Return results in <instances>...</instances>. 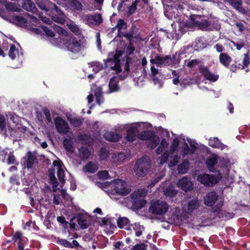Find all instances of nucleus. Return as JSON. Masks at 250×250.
Returning <instances> with one entry per match:
<instances>
[{
    "label": "nucleus",
    "mask_w": 250,
    "mask_h": 250,
    "mask_svg": "<svg viewBox=\"0 0 250 250\" xmlns=\"http://www.w3.org/2000/svg\"><path fill=\"white\" fill-rule=\"evenodd\" d=\"M150 165V160L146 157L138 159L133 167L135 175L139 177L146 175L149 171Z\"/></svg>",
    "instance_id": "obj_1"
},
{
    "label": "nucleus",
    "mask_w": 250,
    "mask_h": 250,
    "mask_svg": "<svg viewBox=\"0 0 250 250\" xmlns=\"http://www.w3.org/2000/svg\"><path fill=\"white\" fill-rule=\"evenodd\" d=\"M150 62L152 64H155L157 66L161 67L165 65H174L180 62L179 58H177L176 55L157 56L154 59H151Z\"/></svg>",
    "instance_id": "obj_2"
},
{
    "label": "nucleus",
    "mask_w": 250,
    "mask_h": 250,
    "mask_svg": "<svg viewBox=\"0 0 250 250\" xmlns=\"http://www.w3.org/2000/svg\"><path fill=\"white\" fill-rule=\"evenodd\" d=\"M168 205L161 200H152L148 208L149 213L154 215H163L167 211Z\"/></svg>",
    "instance_id": "obj_3"
},
{
    "label": "nucleus",
    "mask_w": 250,
    "mask_h": 250,
    "mask_svg": "<svg viewBox=\"0 0 250 250\" xmlns=\"http://www.w3.org/2000/svg\"><path fill=\"white\" fill-rule=\"evenodd\" d=\"M85 44V41L84 40L72 38L65 43V46L67 50L76 54L84 49Z\"/></svg>",
    "instance_id": "obj_4"
},
{
    "label": "nucleus",
    "mask_w": 250,
    "mask_h": 250,
    "mask_svg": "<svg viewBox=\"0 0 250 250\" xmlns=\"http://www.w3.org/2000/svg\"><path fill=\"white\" fill-rule=\"evenodd\" d=\"M188 24L192 27H197L198 29L208 31L210 29L208 25V21L203 19V17L198 15H191L189 18Z\"/></svg>",
    "instance_id": "obj_5"
},
{
    "label": "nucleus",
    "mask_w": 250,
    "mask_h": 250,
    "mask_svg": "<svg viewBox=\"0 0 250 250\" xmlns=\"http://www.w3.org/2000/svg\"><path fill=\"white\" fill-rule=\"evenodd\" d=\"M112 184L113 190L119 195L125 196L131 191L126 183L120 179L114 180Z\"/></svg>",
    "instance_id": "obj_6"
},
{
    "label": "nucleus",
    "mask_w": 250,
    "mask_h": 250,
    "mask_svg": "<svg viewBox=\"0 0 250 250\" xmlns=\"http://www.w3.org/2000/svg\"><path fill=\"white\" fill-rule=\"evenodd\" d=\"M49 11H50V15L53 21L60 24L65 22L66 16L56 4H54V6H52Z\"/></svg>",
    "instance_id": "obj_7"
},
{
    "label": "nucleus",
    "mask_w": 250,
    "mask_h": 250,
    "mask_svg": "<svg viewBox=\"0 0 250 250\" xmlns=\"http://www.w3.org/2000/svg\"><path fill=\"white\" fill-rule=\"evenodd\" d=\"M120 62L119 56L116 54L104 61L105 66L110 67L111 70L115 71L116 73L120 72L122 70Z\"/></svg>",
    "instance_id": "obj_8"
},
{
    "label": "nucleus",
    "mask_w": 250,
    "mask_h": 250,
    "mask_svg": "<svg viewBox=\"0 0 250 250\" xmlns=\"http://www.w3.org/2000/svg\"><path fill=\"white\" fill-rule=\"evenodd\" d=\"M55 125L57 131L60 134H66L69 131L67 123L61 117L55 119Z\"/></svg>",
    "instance_id": "obj_9"
},
{
    "label": "nucleus",
    "mask_w": 250,
    "mask_h": 250,
    "mask_svg": "<svg viewBox=\"0 0 250 250\" xmlns=\"http://www.w3.org/2000/svg\"><path fill=\"white\" fill-rule=\"evenodd\" d=\"M197 180L207 186H211L218 182L215 177L208 174H200L198 176Z\"/></svg>",
    "instance_id": "obj_10"
},
{
    "label": "nucleus",
    "mask_w": 250,
    "mask_h": 250,
    "mask_svg": "<svg viewBox=\"0 0 250 250\" xmlns=\"http://www.w3.org/2000/svg\"><path fill=\"white\" fill-rule=\"evenodd\" d=\"M141 125L135 124L131 125L127 130L126 139L130 142L134 141L138 138L139 132L140 130Z\"/></svg>",
    "instance_id": "obj_11"
},
{
    "label": "nucleus",
    "mask_w": 250,
    "mask_h": 250,
    "mask_svg": "<svg viewBox=\"0 0 250 250\" xmlns=\"http://www.w3.org/2000/svg\"><path fill=\"white\" fill-rule=\"evenodd\" d=\"M83 19L86 23L88 25L99 24L102 22V15L100 14H96L94 15H84Z\"/></svg>",
    "instance_id": "obj_12"
},
{
    "label": "nucleus",
    "mask_w": 250,
    "mask_h": 250,
    "mask_svg": "<svg viewBox=\"0 0 250 250\" xmlns=\"http://www.w3.org/2000/svg\"><path fill=\"white\" fill-rule=\"evenodd\" d=\"M179 145V141L178 139H175L173 140V142L172 144L171 145L170 147V150H167L165 151L163 155L161 156V159L160 163L161 164H164L167 162V161L168 159V158L169 157V155L171 153H177L175 152V150H176L177 146Z\"/></svg>",
    "instance_id": "obj_13"
},
{
    "label": "nucleus",
    "mask_w": 250,
    "mask_h": 250,
    "mask_svg": "<svg viewBox=\"0 0 250 250\" xmlns=\"http://www.w3.org/2000/svg\"><path fill=\"white\" fill-rule=\"evenodd\" d=\"M177 186L186 192L190 191L193 188V185L190 179L185 177L180 179L177 183Z\"/></svg>",
    "instance_id": "obj_14"
},
{
    "label": "nucleus",
    "mask_w": 250,
    "mask_h": 250,
    "mask_svg": "<svg viewBox=\"0 0 250 250\" xmlns=\"http://www.w3.org/2000/svg\"><path fill=\"white\" fill-rule=\"evenodd\" d=\"M24 165L28 168L33 167L34 164L37 160V157L35 153L28 151L23 158Z\"/></svg>",
    "instance_id": "obj_15"
},
{
    "label": "nucleus",
    "mask_w": 250,
    "mask_h": 250,
    "mask_svg": "<svg viewBox=\"0 0 250 250\" xmlns=\"http://www.w3.org/2000/svg\"><path fill=\"white\" fill-rule=\"evenodd\" d=\"M218 161V156L216 154H212L207 159L206 163L209 171L213 172L217 171L215 167L217 165Z\"/></svg>",
    "instance_id": "obj_16"
},
{
    "label": "nucleus",
    "mask_w": 250,
    "mask_h": 250,
    "mask_svg": "<svg viewBox=\"0 0 250 250\" xmlns=\"http://www.w3.org/2000/svg\"><path fill=\"white\" fill-rule=\"evenodd\" d=\"M199 70L200 72L204 76L205 78L208 81L215 82L219 78L218 75L212 73L207 67L200 66Z\"/></svg>",
    "instance_id": "obj_17"
},
{
    "label": "nucleus",
    "mask_w": 250,
    "mask_h": 250,
    "mask_svg": "<svg viewBox=\"0 0 250 250\" xmlns=\"http://www.w3.org/2000/svg\"><path fill=\"white\" fill-rule=\"evenodd\" d=\"M22 8L26 11L37 14L39 11L32 0H21Z\"/></svg>",
    "instance_id": "obj_18"
},
{
    "label": "nucleus",
    "mask_w": 250,
    "mask_h": 250,
    "mask_svg": "<svg viewBox=\"0 0 250 250\" xmlns=\"http://www.w3.org/2000/svg\"><path fill=\"white\" fill-rule=\"evenodd\" d=\"M218 195L215 191L208 193L204 197V203L208 206H212L218 200Z\"/></svg>",
    "instance_id": "obj_19"
},
{
    "label": "nucleus",
    "mask_w": 250,
    "mask_h": 250,
    "mask_svg": "<svg viewBox=\"0 0 250 250\" xmlns=\"http://www.w3.org/2000/svg\"><path fill=\"white\" fill-rule=\"evenodd\" d=\"M53 165L55 167H57V175L58 178L60 181L63 184L64 182V171L62 168L63 165L62 162L60 160H55L53 161Z\"/></svg>",
    "instance_id": "obj_20"
},
{
    "label": "nucleus",
    "mask_w": 250,
    "mask_h": 250,
    "mask_svg": "<svg viewBox=\"0 0 250 250\" xmlns=\"http://www.w3.org/2000/svg\"><path fill=\"white\" fill-rule=\"evenodd\" d=\"M63 5L71 7L76 10H81L83 8V5L78 0H63Z\"/></svg>",
    "instance_id": "obj_21"
},
{
    "label": "nucleus",
    "mask_w": 250,
    "mask_h": 250,
    "mask_svg": "<svg viewBox=\"0 0 250 250\" xmlns=\"http://www.w3.org/2000/svg\"><path fill=\"white\" fill-rule=\"evenodd\" d=\"M225 2L229 3L232 7L236 9L239 12L243 14H246L247 10L242 6L241 0H223Z\"/></svg>",
    "instance_id": "obj_22"
},
{
    "label": "nucleus",
    "mask_w": 250,
    "mask_h": 250,
    "mask_svg": "<svg viewBox=\"0 0 250 250\" xmlns=\"http://www.w3.org/2000/svg\"><path fill=\"white\" fill-rule=\"evenodd\" d=\"M13 23L20 26H27V21L26 18L20 15H14L10 20Z\"/></svg>",
    "instance_id": "obj_23"
},
{
    "label": "nucleus",
    "mask_w": 250,
    "mask_h": 250,
    "mask_svg": "<svg viewBox=\"0 0 250 250\" xmlns=\"http://www.w3.org/2000/svg\"><path fill=\"white\" fill-rule=\"evenodd\" d=\"M38 6L42 10L46 12L49 11L52 6H54V3L49 0H35Z\"/></svg>",
    "instance_id": "obj_24"
},
{
    "label": "nucleus",
    "mask_w": 250,
    "mask_h": 250,
    "mask_svg": "<svg viewBox=\"0 0 250 250\" xmlns=\"http://www.w3.org/2000/svg\"><path fill=\"white\" fill-rule=\"evenodd\" d=\"M77 221L79 226L83 229L87 228L90 225L88 218L83 214H79L77 217Z\"/></svg>",
    "instance_id": "obj_25"
},
{
    "label": "nucleus",
    "mask_w": 250,
    "mask_h": 250,
    "mask_svg": "<svg viewBox=\"0 0 250 250\" xmlns=\"http://www.w3.org/2000/svg\"><path fill=\"white\" fill-rule=\"evenodd\" d=\"M147 192V190L145 188H141L138 190L134 191L132 193L130 196L131 200H139L144 199V197L146 196Z\"/></svg>",
    "instance_id": "obj_26"
},
{
    "label": "nucleus",
    "mask_w": 250,
    "mask_h": 250,
    "mask_svg": "<svg viewBox=\"0 0 250 250\" xmlns=\"http://www.w3.org/2000/svg\"><path fill=\"white\" fill-rule=\"evenodd\" d=\"M104 138L111 142H117L122 136L120 134L114 132H107L104 134Z\"/></svg>",
    "instance_id": "obj_27"
},
{
    "label": "nucleus",
    "mask_w": 250,
    "mask_h": 250,
    "mask_svg": "<svg viewBox=\"0 0 250 250\" xmlns=\"http://www.w3.org/2000/svg\"><path fill=\"white\" fill-rule=\"evenodd\" d=\"M118 79L115 77H112L110 80L108 84L109 93L118 91L120 90V87L118 84Z\"/></svg>",
    "instance_id": "obj_28"
},
{
    "label": "nucleus",
    "mask_w": 250,
    "mask_h": 250,
    "mask_svg": "<svg viewBox=\"0 0 250 250\" xmlns=\"http://www.w3.org/2000/svg\"><path fill=\"white\" fill-rule=\"evenodd\" d=\"M231 61V58L227 53H221L219 55V62L225 67H228Z\"/></svg>",
    "instance_id": "obj_29"
},
{
    "label": "nucleus",
    "mask_w": 250,
    "mask_h": 250,
    "mask_svg": "<svg viewBox=\"0 0 250 250\" xmlns=\"http://www.w3.org/2000/svg\"><path fill=\"white\" fill-rule=\"evenodd\" d=\"M146 203V202L145 199L132 200L131 209L133 210L141 209L145 206Z\"/></svg>",
    "instance_id": "obj_30"
},
{
    "label": "nucleus",
    "mask_w": 250,
    "mask_h": 250,
    "mask_svg": "<svg viewBox=\"0 0 250 250\" xmlns=\"http://www.w3.org/2000/svg\"><path fill=\"white\" fill-rule=\"evenodd\" d=\"M200 203L197 199H193L189 201L188 205L187 212L191 213L194 210H196L199 207Z\"/></svg>",
    "instance_id": "obj_31"
},
{
    "label": "nucleus",
    "mask_w": 250,
    "mask_h": 250,
    "mask_svg": "<svg viewBox=\"0 0 250 250\" xmlns=\"http://www.w3.org/2000/svg\"><path fill=\"white\" fill-rule=\"evenodd\" d=\"M180 157L178 156L177 153H171L168 158L167 161L169 162V166L170 167H174L179 162Z\"/></svg>",
    "instance_id": "obj_32"
},
{
    "label": "nucleus",
    "mask_w": 250,
    "mask_h": 250,
    "mask_svg": "<svg viewBox=\"0 0 250 250\" xmlns=\"http://www.w3.org/2000/svg\"><path fill=\"white\" fill-rule=\"evenodd\" d=\"M163 191L165 195L169 197H173L177 194V191L174 189L171 185H169L163 188Z\"/></svg>",
    "instance_id": "obj_33"
},
{
    "label": "nucleus",
    "mask_w": 250,
    "mask_h": 250,
    "mask_svg": "<svg viewBox=\"0 0 250 250\" xmlns=\"http://www.w3.org/2000/svg\"><path fill=\"white\" fill-rule=\"evenodd\" d=\"M196 83V80L194 78L187 77L183 79L180 83V85L184 88Z\"/></svg>",
    "instance_id": "obj_34"
},
{
    "label": "nucleus",
    "mask_w": 250,
    "mask_h": 250,
    "mask_svg": "<svg viewBox=\"0 0 250 250\" xmlns=\"http://www.w3.org/2000/svg\"><path fill=\"white\" fill-rule=\"evenodd\" d=\"M189 167V163L187 161H184L180 165L178 166V171L179 173H186Z\"/></svg>",
    "instance_id": "obj_35"
},
{
    "label": "nucleus",
    "mask_w": 250,
    "mask_h": 250,
    "mask_svg": "<svg viewBox=\"0 0 250 250\" xmlns=\"http://www.w3.org/2000/svg\"><path fill=\"white\" fill-rule=\"evenodd\" d=\"M49 178L50 183L51 184H55V186H58L59 183L57 179L55 176V169L52 168L49 170Z\"/></svg>",
    "instance_id": "obj_36"
},
{
    "label": "nucleus",
    "mask_w": 250,
    "mask_h": 250,
    "mask_svg": "<svg viewBox=\"0 0 250 250\" xmlns=\"http://www.w3.org/2000/svg\"><path fill=\"white\" fill-rule=\"evenodd\" d=\"M5 8L10 11L19 12L22 11L21 8L18 7L16 3L12 2H7L5 4Z\"/></svg>",
    "instance_id": "obj_37"
},
{
    "label": "nucleus",
    "mask_w": 250,
    "mask_h": 250,
    "mask_svg": "<svg viewBox=\"0 0 250 250\" xmlns=\"http://www.w3.org/2000/svg\"><path fill=\"white\" fill-rule=\"evenodd\" d=\"M165 176L163 172L156 174L155 176L151 180L149 186L151 188L155 186L161 179Z\"/></svg>",
    "instance_id": "obj_38"
},
{
    "label": "nucleus",
    "mask_w": 250,
    "mask_h": 250,
    "mask_svg": "<svg viewBox=\"0 0 250 250\" xmlns=\"http://www.w3.org/2000/svg\"><path fill=\"white\" fill-rule=\"evenodd\" d=\"M129 220L126 217L119 218L117 221L118 226L120 228L127 229Z\"/></svg>",
    "instance_id": "obj_39"
},
{
    "label": "nucleus",
    "mask_w": 250,
    "mask_h": 250,
    "mask_svg": "<svg viewBox=\"0 0 250 250\" xmlns=\"http://www.w3.org/2000/svg\"><path fill=\"white\" fill-rule=\"evenodd\" d=\"M79 155L81 159H86L90 155V152L87 148L82 147L79 149Z\"/></svg>",
    "instance_id": "obj_40"
},
{
    "label": "nucleus",
    "mask_w": 250,
    "mask_h": 250,
    "mask_svg": "<svg viewBox=\"0 0 250 250\" xmlns=\"http://www.w3.org/2000/svg\"><path fill=\"white\" fill-rule=\"evenodd\" d=\"M84 169L86 172L94 173L98 169V167L96 164L90 162L85 166Z\"/></svg>",
    "instance_id": "obj_41"
},
{
    "label": "nucleus",
    "mask_w": 250,
    "mask_h": 250,
    "mask_svg": "<svg viewBox=\"0 0 250 250\" xmlns=\"http://www.w3.org/2000/svg\"><path fill=\"white\" fill-rule=\"evenodd\" d=\"M68 28L75 33L76 35H79L81 33V30L79 29V26L76 25L74 22H72L67 24Z\"/></svg>",
    "instance_id": "obj_42"
},
{
    "label": "nucleus",
    "mask_w": 250,
    "mask_h": 250,
    "mask_svg": "<svg viewBox=\"0 0 250 250\" xmlns=\"http://www.w3.org/2000/svg\"><path fill=\"white\" fill-rule=\"evenodd\" d=\"M72 125L75 127L80 126L83 123V120L81 118L72 117L68 118Z\"/></svg>",
    "instance_id": "obj_43"
},
{
    "label": "nucleus",
    "mask_w": 250,
    "mask_h": 250,
    "mask_svg": "<svg viewBox=\"0 0 250 250\" xmlns=\"http://www.w3.org/2000/svg\"><path fill=\"white\" fill-rule=\"evenodd\" d=\"M168 146V144L166 142L165 139L162 140L159 147L156 149V153L160 154Z\"/></svg>",
    "instance_id": "obj_44"
},
{
    "label": "nucleus",
    "mask_w": 250,
    "mask_h": 250,
    "mask_svg": "<svg viewBox=\"0 0 250 250\" xmlns=\"http://www.w3.org/2000/svg\"><path fill=\"white\" fill-rule=\"evenodd\" d=\"M90 67H93V70L96 73L99 72L103 67V64L98 62H94L89 63Z\"/></svg>",
    "instance_id": "obj_45"
},
{
    "label": "nucleus",
    "mask_w": 250,
    "mask_h": 250,
    "mask_svg": "<svg viewBox=\"0 0 250 250\" xmlns=\"http://www.w3.org/2000/svg\"><path fill=\"white\" fill-rule=\"evenodd\" d=\"M63 145L65 148V149L70 152V153H72L74 152V147L72 145L70 144V141L65 139L63 142Z\"/></svg>",
    "instance_id": "obj_46"
},
{
    "label": "nucleus",
    "mask_w": 250,
    "mask_h": 250,
    "mask_svg": "<svg viewBox=\"0 0 250 250\" xmlns=\"http://www.w3.org/2000/svg\"><path fill=\"white\" fill-rule=\"evenodd\" d=\"M151 138L150 134L146 131H143L138 134V138L142 140H147Z\"/></svg>",
    "instance_id": "obj_47"
},
{
    "label": "nucleus",
    "mask_w": 250,
    "mask_h": 250,
    "mask_svg": "<svg viewBox=\"0 0 250 250\" xmlns=\"http://www.w3.org/2000/svg\"><path fill=\"white\" fill-rule=\"evenodd\" d=\"M17 53L18 50L16 49L15 45L14 44H11L8 53L9 57L12 59H14L16 58Z\"/></svg>",
    "instance_id": "obj_48"
},
{
    "label": "nucleus",
    "mask_w": 250,
    "mask_h": 250,
    "mask_svg": "<svg viewBox=\"0 0 250 250\" xmlns=\"http://www.w3.org/2000/svg\"><path fill=\"white\" fill-rule=\"evenodd\" d=\"M126 23L125 22L124 20L120 19L118 21L116 27L118 28L119 31L126 29Z\"/></svg>",
    "instance_id": "obj_49"
},
{
    "label": "nucleus",
    "mask_w": 250,
    "mask_h": 250,
    "mask_svg": "<svg viewBox=\"0 0 250 250\" xmlns=\"http://www.w3.org/2000/svg\"><path fill=\"white\" fill-rule=\"evenodd\" d=\"M97 176L99 179L105 180L108 178V172L106 170H103L99 171L97 173Z\"/></svg>",
    "instance_id": "obj_50"
},
{
    "label": "nucleus",
    "mask_w": 250,
    "mask_h": 250,
    "mask_svg": "<svg viewBox=\"0 0 250 250\" xmlns=\"http://www.w3.org/2000/svg\"><path fill=\"white\" fill-rule=\"evenodd\" d=\"M114 155L115 156L114 160H113V162H114L121 161L124 160L125 158V154L123 152H120L117 154H114Z\"/></svg>",
    "instance_id": "obj_51"
},
{
    "label": "nucleus",
    "mask_w": 250,
    "mask_h": 250,
    "mask_svg": "<svg viewBox=\"0 0 250 250\" xmlns=\"http://www.w3.org/2000/svg\"><path fill=\"white\" fill-rule=\"evenodd\" d=\"M149 139L150 143L149 146L151 148L155 147L159 143V139L158 137H151Z\"/></svg>",
    "instance_id": "obj_52"
},
{
    "label": "nucleus",
    "mask_w": 250,
    "mask_h": 250,
    "mask_svg": "<svg viewBox=\"0 0 250 250\" xmlns=\"http://www.w3.org/2000/svg\"><path fill=\"white\" fill-rule=\"evenodd\" d=\"M208 25L210 28V29L208 30V31H212L213 30H219L220 29L221 25L217 22H208Z\"/></svg>",
    "instance_id": "obj_53"
},
{
    "label": "nucleus",
    "mask_w": 250,
    "mask_h": 250,
    "mask_svg": "<svg viewBox=\"0 0 250 250\" xmlns=\"http://www.w3.org/2000/svg\"><path fill=\"white\" fill-rule=\"evenodd\" d=\"M58 243L64 247L68 248H72L73 245L71 243H70L65 239H60L58 241Z\"/></svg>",
    "instance_id": "obj_54"
},
{
    "label": "nucleus",
    "mask_w": 250,
    "mask_h": 250,
    "mask_svg": "<svg viewBox=\"0 0 250 250\" xmlns=\"http://www.w3.org/2000/svg\"><path fill=\"white\" fill-rule=\"evenodd\" d=\"M6 122L3 115H0V129L1 131L5 130Z\"/></svg>",
    "instance_id": "obj_55"
},
{
    "label": "nucleus",
    "mask_w": 250,
    "mask_h": 250,
    "mask_svg": "<svg viewBox=\"0 0 250 250\" xmlns=\"http://www.w3.org/2000/svg\"><path fill=\"white\" fill-rule=\"evenodd\" d=\"M7 162L8 164H16L17 163L16 158L12 152H10L9 153Z\"/></svg>",
    "instance_id": "obj_56"
},
{
    "label": "nucleus",
    "mask_w": 250,
    "mask_h": 250,
    "mask_svg": "<svg viewBox=\"0 0 250 250\" xmlns=\"http://www.w3.org/2000/svg\"><path fill=\"white\" fill-rule=\"evenodd\" d=\"M109 152L108 151L102 148L101 149L100 152V158L103 160H105L108 156Z\"/></svg>",
    "instance_id": "obj_57"
},
{
    "label": "nucleus",
    "mask_w": 250,
    "mask_h": 250,
    "mask_svg": "<svg viewBox=\"0 0 250 250\" xmlns=\"http://www.w3.org/2000/svg\"><path fill=\"white\" fill-rule=\"evenodd\" d=\"M42 28L47 36L51 37H53L55 36V32L50 30L48 27L44 26L42 27Z\"/></svg>",
    "instance_id": "obj_58"
},
{
    "label": "nucleus",
    "mask_w": 250,
    "mask_h": 250,
    "mask_svg": "<svg viewBox=\"0 0 250 250\" xmlns=\"http://www.w3.org/2000/svg\"><path fill=\"white\" fill-rule=\"evenodd\" d=\"M209 144L213 147H219L220 145H221L218 138H214V140H210Z\"/></svg>",
    "instance_id": "obj_59"
},
{
    "label": "nucleus",
    "mask_w": 250,
    "mask_h": 250,
    "mask_svg": "<svg viewBox=\"0 0 250 250\" xmlns=\"http://www.w3.org/2000/svg\"><path fill=\"white\" fill-rule=\"evenodd\" d=\"M222 206V205H218L213 207L211 209V212L216 213L217 215H218L219 217H221L220 215V211H221V208Z\"/></svg>",
    "instance_id": "obj_60"
},
{
    "label": "nucleus",
    "mask_w": 250,
    "mask_h": 250,
    "mask_svg": "<svg viewBox=\"0 0 250 250\" xmlns=\"http://www.w3.org/2000/svg\"><path fill=\"white\" fill-rule=\"evenodd\" d=\"M36 15L38 16L39 18H40L42 21L46 23L47 24H50L52 22L49 18L43 17L42 14L40 11H39Z\"/></svg>",
    "instance_id": "obj_61"
},
{
    "label": "nucleus",
    "mask_w": 250,
    "mask_h": 250,
    "mask_svg": "<svg viewBox=\"0 0 250 250\" xmlns=\"http://www.w3.org/2000/svg\"><path fill=\"white\" fill-rule=\"evenodd\" d=\"M54 28H55V30L60 35H64V36H66L67 35V33L66 31V30H64V29H63L61 27H60L59 26H58V25H55V27H54Z\"/></svg>",
    "instance_id": "obj_62"
},
{
    "label": "nucleus",
    "mask_w": 250,
    "mask_h": 250,
    "mask_svg": "<svg viewBox=\"0 0 250 250\" xmlns=\"http://www.w3.org/2000/svg\"><path fill=\"white\" fill-rule=\"evenodd\" d=\"M131 250H146V246L144 244H137L133 247Z\"/></svg>",
    "instance_id": "obj_63"
},
{
    "label": "nucleus",
    "mask_w": 250,
    "mask_h": 250,
    "mask_svg": "<svg viewBox=\"0 0 250 250\" xmlns=\"http://www.w3.org/2000/svg\"><path fill=\"white\" fill-rule=\"evenodd\" d=\"M199 63V60L196 59L192 60L188 63L187 66L190 68H193L195 66L198 65Z\"/></svg>",
    "instance_id": "obj_64"
}]
</instances>
